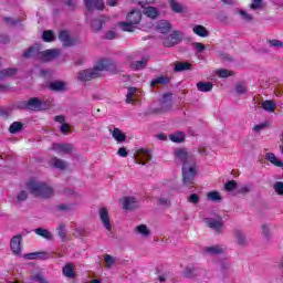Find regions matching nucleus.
<instances>
[{"mask_svg":"<svg viewBox=\"0 0 283 283\" xmlns=\"http://www.w3.org/2000/svg\"><path fill=\"white\" fill-rule=\"evenodd\" d=\"M112 62L108 60H102L96 63L93 69L83 70L77 73V80L82 82L92 81V78H98L101 76V72H105L109 70Z\"/></svg>","mask_w":283,"mask_h":283,"instance_id":"1","label":"nucleus"},{"mask_svg":"<svg viewBox=\"0 0 283 283\" xmlns=\"http://www.w3.org/2000/svg\"><path fill=\"white\" fill-rule=\"evenodd\" d=\"M61 54V50L59 49H50L45 51H41V48L39 44H35L34 46H31L23 53L24 59H30L32 56H38L40 61H44L48 63V61H54V59H57V56Z\"/></svg>","mask_w":283,"mask_h":283,"instance_id":"2","label":"nucleus"},{"mask_svg":"<svg viewBox=\"0 0 283 283\" xmlns=\"http://www.w3.org/2000/svg\"><path fill=\"white\" fill-rule=\"evenodd\" d=\"M27 189L35 196V198H52L54 196V189L43 181L31 180L27 184Z\"/></svg>","mask_w":283,"mask_h":283,"instance_id":"3","label":"nucleus"},{"mask_svg":"<svg viewBox=\"0 0 283 283\" xmlns=\"http://www.w3.org/2000/svg\"><path fill=\"white\" fill-rule=\"evenodd\" d=\"M140 21H143V11L134 9L126 15V21L118 22L117 25L123 32H136Z\"/></svg>","mask_w":283,"mask_h":283,"instance_id":"4","label":"nucleus"},{"mask_svg":"<svg viewBox=\"0 0 283 283\" xmlns=\"http://www.w3.org/2000/svg\"><path fill=\"white\" fill-rule=\"evenodd\" d=\"M196 176H198V165H196V161H190L182 166V182L186 187L193 185Z\"/></svg>","mask_w":283,"mask_h":283,"instance_id":"5","label":"nucleus"},{"mask_svg":"<svg viewBox=\"0 0 283 283\" xmlns=\"http://www.w3.org/2000/svg\"><path fill=\"white\" fill-rule=\"evenodd\" d=\"M175 160L177 165H182V167L189 163H196L193 157L190 156L185 149H178L175 151Z\"/></svg>","mask_w":283,"mask_h":283,"instance_id":"6","label":"nucleus"},{"mask_svg":"<svg viewBox=\"0 0 283 283\" xmlns=\"http://www.w3.org/2000/svg\"><path fill=\"white\" fill-rule=\"evenodd\" d=\"M182 41V33L180 31H174L169 36L165 38L163 44L165 48H174Z\"/></svg>","mask_w":283,"mask_h":283,"instance_id":"7","label":"nucleus"},{"mask_svg":"<svg viewBox=\"0 0 283 283\" xmlns=\"http://www.w3.org/2000/svg\"><path fill=\"white\" fill-rule=\"evenodd\" d=\"M22 240H23V237L21 234H18L12 237L10 241V249L13 255H17L18 258H21V251H23V248L21 247Z\"/></svg>","mask_w":283,"mask_h":283,"instance_id":"8","label":"nucleus"},{"mask_svg":"<svg viewBox=\"0 0 283 283\" xmlns=\"http://www.w3.org/2000/svg\"><path fill=\"white\" fill-rule=\"evenodd\" d=\"M51 149L60 156H65L66 154H72L74 147L70 144H53Z\"/></svg>","mask_w":283,"mask_h":283,"instance_id":"9","label":"nucleus"},{"mask_svg":"<svg viewBox=\"0 0 283 283\" xmlns=\"http://www.w3.org/2000/svg\"><path fill=\"white\" fill-rule=\"evenodd\" d=\"M42 105H43V103L40 102L39 98L33 97V98L29 99L28 102H22L19 107H21L22 109L39 111L42 108Z\"/></svg>","mask_w":283,"mask_h":283,"instance_id":"10","label":"nucleus"},{"mask_svg":"<svg viewBox=\"0 0 283 283\" xmlns=\"http://www.w3.org/2000/svg\"><path fill=\"white\" fill-rule=\"evenodd\" d=\"M99 218L106 231H112V221L109 220V211H107L106 208L99 209Z\"/></svg>","mask_w":283,"mask_h":283,"instance_id":"11","label":"nucleus"},{"mask_svg":"<svg viewBox=\"0 0 283 283\" xmlns=\"http://www.w3.org/2000/svg\"><path fill=\"white\" fill-rule=\"evenodd\" d=\"M136 160L138 165H145L151 160V151L149 149H140L137 151Z\"/></svg>","mask_w":283,"mask_h":283,"instance_id":"12","label":"nucleus"},{"mask_svg":"<svg viewBox=\"0 0 283 283\" xmlns=\"http://www.w3.org/2000/svg\"><path fill=\"white\" fill-rule=\"evenodd\" d=\"M122 208L125 209V211H129L132 209H136L138 207V203L136 202V198L134 197H125L120 200Z\"/></svg>","mask_w":283,"mask_h":283,"instance_id":"13","label":"nucleus"},{"mask_svg":"<svg viewBox=\"0 0 283 283\" xmlns=\"http://www.w3.org/2000/svg\"><path fill=\"white\" fill-rule=\"evenodd\" d=\"M206 224L210 229H213V231H217L218 233H221L222 229H224V224L222 223L221 219H206Z\"/></svg>","mask_w":283,"mask_h":283,"instance_id":"14","label":"nucleus"},{"mask_svg":"<svg viewBox=\"0 0 283 283\" xmlns=\"http://www.w3.org/2000/svg\"><path fill=\"white\" fill-rule=\"evenodd\" d=\"M107 21H109V18L105 15L94 19L91 23L93 32H101L104 23H107Z\"/></svg>","mask_w":283,"mask_h":283,"instance_id":"15","label":"nucleus"},{"mask_svg":"<svg viewBox=\"0 0 283 283\" xmlns=\"http://www.w3.org/2000/svg\"><path fill=\"white\" fill-rule=\"evenodd\" d=\"M75 270H76V265L74 263H66L62 269V273H63L64 277L74 280V277H76Z\"/></svg>","mask_w":283,"mask_h":283,"instance_id":"16","label":"nucleus"},{"mask_svg":"<svg viewBox=\"0 0 283 283\" xmlns=\"http://www.w3.org/2000/svg\"><path fill=\"white\" fill-rule=\"evenodd\" d=\"M192 32L201 39H207V36H209V31H207V28L202 24L192 25Z\"/></svg>","mask_w":283,"mask_h":283,"instance_id":"17","label":"nucleus"},{"mask_svg":"<svg viewBox=\"0 0 283 283\" xmlns=\"http://www.w3.org/2000/svg\"><path fill=\"white\" fill-rule=\"evenodd\" d=\"M59 40L61 41L62 45H64V48H71V45H74V41L72 38H70V33L67 31H61Z\"/></svg>","mask_w":283,"mask_h":283,"instance_id":"18","label":"nucleus"},{"mask_svg":"<svg viewBox=\"0 0 283 283\" xmlns=\"http://www.w3.org/2000/svg\"><path fill=\"white\" fill-rule=\"evenodd\" d=\"M94 3L95 10H105V2L103 0H85L87 10H94Z\"/></svg>","mask_w":283,"mask_h":283,"instance_id":"19","label":"nucleus"},{"mask_svg":"<svg viewBox=\"0 0 283 283\" xmlns=\"http://www.w3.org/2000/svg\"><path fill=\"white\" fill-rule=\"evenodd\" d=\"M143 14H145V17H148V19H158L160 12L156 7L148 6L144 7Z\"/></svg>","mask_w":283,"mask_h":283,"instance_id":"20","label":"nucleus"},{"mask_svg":"<svg viewBox=\"0 0 283 283\" xmlns=\"http://www.w3.org/2000/svg\"><path fill=\"white\" fill-rule=\"evenodd\" d=\"M31 280L32 282H36V283H50V281L48 280V276H45V273L41 271L33 272L31 274Z\"/></svg>","mask_w":283,"mask_h":283,"instance_id":"21","label":"nucleus"},{"mask_svg":"<svg viewBox=\"0 0 283 283\" xmlns=\"http://www.w3.org/2000/svg\"><path fill=\"white\" fill-rule=\"evenodd\" d=\"M49 163L51 167H55V169H67V163H65L63 159L53 157L50 159Z\"/></svg>","mask_w":283,"mask_h":283,"instance_id":"22","label":"nucleus"},{"mask_svg":"<svg viewBox=\"0 0 283 283\" xmlns=\"http://www.w3.org/2000/svg\"><path fill=\"white\" fill-rule=\"evenodd\" d=\"M265 160H269V163L274 165V167H283V161H281L280 158H277L273 153H266Z\"/></svg>","mask_w":283,"mask_h":283,"instance_id":"23","label":"nucleus"},{"mask_svg":"<svg viewBox=\"0 0 283 283\" xmlns=\"http://www.w3.org/2000/svg\"><path fill=\"white\" fill-rule=\"evenodd\" d=\"M111 134L113 138L117 140V143H125V140H127V135H125V133H123L119 128H114L111 130Z\"/></svg>","mask_w":283,"mask_h":283,"instance_id":"24","label":"nucleus"},{"mask_svg":"<svg viewBox=\"0 0 283 283\" xmlns=\"http://www.w3.org/2000/svg\"><path fill=\"white\" fill-rule=\"evenodd\" d=\"M136 233L142 235V238H149L151 235V231L146 224H140L136 227Z\"/></svg>","mask_w":283,"mask_h":283,"instance_id":"25","label":"nucleus"},{"mask_svg":"<svg viewBox=\"0 0 283 283\" xmlns=\"http://www.w3.org/2000/svg\"><path fill=\"white\" fill-rule=\"evenodd\" d=\"M261 107L265 112L272 113V112H275V107H277V105L273 101L266 99V101L261 103Z\"/></svg>","mask_w":283,"mask_h":283,"instance_id":"26","label":"nucleus"},{"mask_svg":"<svg viewBox=\"0 0 283 283\" xmlns=\"http://www.w3.org/2000/svg\"><path fill=\"white\" fill-rule=\"evenodd\" d=\"M17 74V69H6L0 72V81H6V78H12Z\"/></svg>","mask_w":283,"mask_h":283,"instance_id":"27","label":"nucleus"},{"mask_svg":"<svg viewBox=\"0 0 283 283\" xmlns=\"http://www.w3.org/2000/svg\"><path fill=\"white\" fill-rule=\"evenodd\" d=\"M197 90L199 92H211V90H213V84L211 82H198Z\"/></svg>","mask_w":283,"mask_h":283,"instance_id":"28","label":"nucleus"},{"mask_svg":"<svg viewBox=\"0 0 283 283\" xmlns=\"http://www.w3.org/2000/svg\"><path fill=\"white\" fill-rule=\"evenodd\" d=\"M206 253H209V255H220V253H224V248L220 245H213L206 248Z\"/></svg>","mask_w":283,"mask_h":283,"instance_id":"29","label":"nucleus"},{"mask_svg":"<svg viewBox=\"0 0 283 283\" xmlns=\"http://www.w3.org/2000/svg\"><path fill=\"white\" fill-rule=\"evenodd\" d=\"M50 90L53 92H65V83L61 81H55L50 84Z\"/></svg>","mask_w":283,"mask_h":283,"instance_id":"30","label":"nucleus"},{"mask_svg":"<svg viewBox=\"0 0 283 283\" xmlns=\"http://www.w3.org/2000/svg\"><path fill=\"white\" fill-rule=\"evenodd\" d=\"M138 88L137 87H129L126 94V103L132 104L134 103V97L138 96Z\"/></svg>","mask_w":283,"mask_h":283,"instance_id":"31","label":"nucleus"},{"mask_svg":"<svg viewBox=\"0 0 283 283\" xmlns=\"http://www.w3.org/2000/svg\"><path fill=\"white\" fill-rule=\"evenodd\" d=\"M170 8L172 12H176L177 14H180L181 12H185V7L180 4V2L176 0H170L169 1Z\"/></svg>","mask_w":283,"mask_h":283,"instance_id":"32","label":"nucleus"},{"mask_svg":"<svg viewBox=\"0 0 283 283\" xmlns=\"http://www.w3.org/2000/svg\"><path fill=\"white\" fill-rule=\"evenodd\" d=\"M234 237H235L237 243L240 244V247H244V244H247V237L244 235V233H242V231L240 230L234 231Z\"/></svg>","mask_w":283,"mask_h":283,"instance_id":"33","label":"nucleus"},{"mask_svg":"<svg viewBox=\"0 0 283 283\" xmlns=\"http://www.w3.org/2000/svg\"><path fill=\"white\" fill-rule=\"evenodd\" d=\"M23 129V123L21 122H13L10 127L9 132L10 134H19Z\"/></svg>","mask_w":283,"mask_h":283,"instance_id":"34","label":"nucleus"},{"mask_svg":"<svg viewBox=\"0 0 283 283\" xmlns=\"http://www.w3.org/2000/svg\"><path fill=\"white\" fill-rule=\"evenodd\" d=\"M157 30H159L161 34H167V32L171 30V24H169V22L167 21H161L158 23Z\"/></svg>","mask_w":283,"mask_h":283,"instance_id":"35","label":"nucleus"},{"mask_svg":"<svg viewBox=\"0 0 283 283\" xmlns=\"http://www.w3.org/2000/svg\"><path fill=\"white\" fill-rule=\"evenodd\" d=\"M207 198L210 202H220V200H222V196L218 191L208 192Z\"/></svg>","mask_w":283,"mask_h":283,"instance_id":"36","label":"nucleus"},{"mask_svg":"<svg viewBox=\"0 0 283 283\" xmlns=\"http://www.w3.org/2000/svg\"><path fill=\"white\" fill-rule=\"evenodd\" d=\"M36 235H40L41 238H45V240H52V233L43 228L35 229Z\"/></svg>","mask_w":283,"mask_h":283,"instance_id":"37","label":"nucleus"},{"mask_svg":"<svg viewBox=\"0 0 283 283\" xmlns=\"http://www.w3.org/2000/svg\"><path fill=\"white\" fill-rule=\"evenodd\" d=\"M191 69V64L187 62H178L175 64V72H185Z\"/></svg>","mask_w":283,"mask_h":283,"instance_id":"38","label":"nucleus"},{"mask_svg":"<svg viewBox=\"0 0 283 283\" xmlns=\"http://www.w3.org/2000/svg\"><path fill=\"white\" fill-rule=\"evenodd\" d=\"M169 139L172 143H182V140H185V133L179 132V133L171 134L169 135Z\"/></svg>","mask_w":283,"mask_h":283,"instance_id":"39","label":"nucleus"},{"mask_svg":"<svg viewBox=\"0 0 283 283\" xmlns=\"http://www.w3.org/2000/svg\"><path fill=\"white\" fill-rule=\"evenodd\" d=\"M238 14H240L241 19L247 23H251V21H253V15L244 10H239Z\"/></svg>","mask_w":283,"mask_h":283,"instance_id":"40","label":"nucleus"},{"mask_svg":"<svg viewBox=\"0 0 283 283\" xmlns=\"http://www.w3.org/2000/svg\"><path fill=\"white\" fill-rule=\"evenodd\" d=\"M104 262H105L106 269H112L113 264H116V259H114V256L109 254H106L104 256Z\"/></svg>","mask_w":283,"mask_h":283,"instance_id":"41","label":"nucleus"},{"mask_svg":"<svg viewBox=\"0 0 283 283\" xmlns=\"http://www.w3.org/2000/svg\"><path fill=\"white\" fill-rule=\"evenodd\" d=\"M42 39L46 43H50V42L54 41V32H52L51 30L44 31L43 35H42Z\"/></svg>","mask_w":283,"mask_h":283,"instance_id":"42","label":"nucleus"},{"mask_svg":"<svg viewBox=\"0 0 283 283\" xmlns=\"http://www.w3.org/2000/svg\"><path fill=\"white\" fill-rule=\"evenodd\" d=\"M57 235L62 239L65 240L66 235H67V230H65V224L61 223L57 227Z\"/></svg>","mask_w":283,"mask_h":283,"instance_id":"43","label":"nucleus"},{"mask_svg":"<svg viewBox=\"0 0 283 283\" xmlns=\"http://www.w3.org/2000/svg\"><path fill=\"white\" fill-rule=\"evenodd\" d=\"M192 48L198 54H200V53L205 52V50H207V46L200 42H193Z\"/></svg>","mask_w":283,"mask_h":283,"instance_id":"44","label":"nucleus"},{"mask_svg":"<svg viewBox=\"0 0 283 283\" xmlns=\"http://www.w3.org/2000/svg\"><path fill=\"white\" fill-rule=\"evenodd\" d=\"M165 83H169V78L165 76H159L151 81V86L154 87V85H158V84L165 85Z\"/></svg>","mask_w":283,"mask_h":283,"instance_id":"45","label":"nucleus"},{"mask_svg":"<svg viewBox=\"0 0 283 283\" xmlns=\"http://www.w3.org/2000/svg\"><path fill=\"white\" fill-rule=\"evenodd\" d=\"M261 233L264 235V238H271V227L269 224H262Z\"/></svg>","mask_w":283,"mask_h":283,"instance_id":"46","label":"nucleus"},{"mask_svg":"<svg viewBox=\"0 0 283 283\" xmlns=\"http://www.w3.org/2000/svg\"><path fill=\"white\" fill-rule=\"evenodd\" d=\"M273 189L277 196H283V182L282 181H276L273 186Z\"/></svg>","mask_w":283,"mask_h":283,"instance_id":"47","label":"nucleus"},{"mask_svg":"<svg viewBox=\"0 0 283 283\" xmlns=\"http://www.w3.org/2000/svg\"><path fill=\"white\" fill-rule=\"evenodd\" d=\"M147 65V61L142 60L132 64L133 70H143Z\"/></svg>","mask_w":283,"mask_h":283,"instance_id":"48","label":"nucleus"},{"mask_svg":"<svg viewBox=\"0 0 283 283\" xmlns=\"http://www.w3.org/2000/svg\"><path fill=\"white\" fill-rule=\"evenodd\" d=\"M238 187V182L235 180H230L224 185L226 191H233Z\"/></svg>","mask_w":283,"mask_h":283,"instance_id":"49","label":"nucleus"},{"mask_svg":"<svg viewBox=\"0 0 283 283\" xmlns=\"http://www.w3.org/2000/svg\"><path fill=\"white\" fill-rule=\"evenodd\" d=\"M185 277H196V269L193 268H186L184 271Z\"/></svg>","mask_w":283,"mask_h":283,"instance_id":"50","label":"nucleus"},{"mask_svg":"<svg viewBox=\"0 0 283 283\" xmlns=\"http://www.w3.org/2000/svg\"><path fill=\"white\" fill-rule=\"evenodd\" d=\"M266 127H269V123L264 122V123H261L259 125H255L253 127V132H256L258 134H260V132L266 129Z\"/></svg>","mask_w":283,"mask_h":283,"instance_id":"51","label":"nucleus"},{"mask_svg":"<svg viewBox=\"0 0 283 283\" xmlns=\"http://www.w3.org/2000/svg\"><path fill=\"white\" fill-rule=\"evenodd\" d=\"M250 8L251 10H262V0H253Z\"/></svg>","mask_w":283,"mask_h":283,"instance_id":"52","label":"nucleus"},{"mask_svg":"<svg viewBox=\"0 0 283 283\" xmlns=\"http://www.w3.org/2000/svg\"><path fill=\"white\" fill-rule=\"evenodd\" d=\"M18 202H25L28 200V192L25 190H22L17 196Z\"/></svg>","mask_w":283,"mask_h":283,"instance_id":"53","label":"nucleus"},{"mask_svg":"<svg viewBox=\"0 0 283 283\" xmlns=\"http://www.w3.org/2000/svg\"><path fill=\"white\" fill-rule=\"evenodd\" d=\"M23 258L25 260H39V258H41V253L39 252L28 253V254H24Z\"/></svg>","mask_w":283,"mask_h":283,"instance_id":"54","label":"nucleus"},{"mask_svg":"<svg viewBox=\"0 0 283 283\" xmlns=\"http://www.w3.org/2000/svg\"><path fill=\"white\" fill-rule=\"evenodd\" d=\"M188 202H191L192 205H198V202H200V197L198 196V193H192L189 196Z\"/></svg>","mask_w":283,"mask_h":283,"instance_id":"55","label":"nucleus"},{"mask_svg":"<svg viewBox=\"0 0 283 283\" xmlns=\"http://www.w3.org/2000/svg\"><path fill=\"white\" fill-rule=\"evenodd\" d=\"M138 6L146 8L145 6H151L156 3V0H137Z\"/></svg>","mask_w":283,"mask_h":283,"instance_id":"56","label":"nucleus"},{"mask_svg":"<svg viewBox=\"0 0 283 283\" xmlns=\"http://www.w3.org/2000/svg\"><path fill=\"white\" fill-rule=\"evenodd\" d=\"M269 45L270 48H283V42L280 40H270Z\"/></svg>","mask_w":283,"mask_h":283,"instance_id":"57","label":"nucleus"},{"mask_svg":"<svg viewBox=\"0 0 283 283\" xmlns=\"http://www.w3.org/2000/svg\"><path fill=\"white\" fill-rule=\"evenodd\" d=\"M237 94H247V85L244 84H238L235 86Z\"/></svg>","mask_w":283,"mask_h":283,"instance_id":"58","label":"nucleus"},{"mask_svg":"<svg viewBox=\"0 0 283 283\" xmlns=\"http://www.w3.org/2000/svg\"><path fill=\"white\" fill-rule=\"evenodd\" d=\"M118 156H120V158H127V156H129V153L127 151V148L125 147H120L117 151Z\"/></svg>","mask_w":283,"mask_h":283,"instance_id":"59","label":"nucleus"},{"mask_svg":"<svg viewBox=\"0 0 283 283\" xmlns=\"http://www.w3.org/2000/svg\"><path fill=\"white\" fill-rule=\"evenodd\" d=\"M117 34L115 31H107L105 33V39H107L108 41H112L113 39H116Z\"/></svg>","mask_w":283,"mask_h":283,"instance_id":"60","label":"nucleus"},{"mask_svg":"<svg viewBox=\"0 0 283 283\" xmlns=\"http://www.w3.org/2000/svg\"><path fill=\"white\" fill-rule=\"evenodd\" d=\"M219 76H220V78H227V77L231 76V71H229V70H220L219 71Z\"/></svg>","mask_w":283,"mask_h":283,"instance_id":"61","label":"nucleus"},{"mask_svg":"<svg viewBox=\"0 0 283 283\" xmlns=\"http://www.w3.org/2000/svg\"><path fill=\"white\" fill-rule=\"evenodd\" d=\"M229 268H230L229 262L224 261V262L220 263L221 273H227V271H229Z\"/></svg>","mask_w":283,"mask_h":283,"instance_id":"62","label":"nucleus"},{"mask_svg":"<svg viewBox=\"0 0 283 283\" xmlns=\"http://www.w3.org/2000/svg\"><path fill=\"white\" fill-rule=\"evenodd\" d=\"M251 191V185H244L239 188V193H249Z\"/></svg>","mask_w":283,"mask_h":283,"instance_id":"63","label":"nucleus"},{"mask_svg":"<svg viewBox=\"0 0 283 283\" xmlns=\"http://www.w3.org/2000/svg\"><path fill=\"white\" fill-rule=\"evenodd\" d=\"M158 205H160L161 207H169V199L161 197L158 199Z\"/></svg>","mask_w":283,"mask_h":283,"instance_id":"64","label":"nucleus"}]
</instances>
